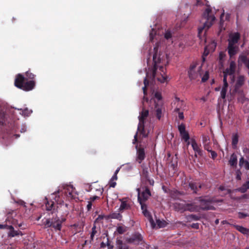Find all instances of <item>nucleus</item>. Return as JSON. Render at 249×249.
I'll return each mask as SVG.
<instances>
[{"instance_id":"14","label":"nucleus","mask_w":249,"mask_h":249,"mask_svg":"<svg viewBox=\"0 0 249 249\" xmlns=\"http://www.w3.org/2000/svg\"><path fill=\"white\" fill-rule=\"evenodd\" d=\"M239 38L240 34L239 33L234 34L230 36V38L228 39V44H231V46H236V44L237 43Z\"/></svg>"},{"instance_id":"62","label":"nucleus","mask_w":249,"mask_h":249,"mask_svg":"<svg viewBox=\"0 0 249 249\" xmlns=\"http://www.w3.org/2000/svg\"><path fill=\"white\" fill-rule=\"evenodd\" d=\"M113 181L114 180H110L109 186H110V187L114 188L115 187V186L116 185V183Z\"/></svg>"},{"instance_id":"2","label":"nucleus","mask_w":249,"mask_h":249,"mask_svg":"<svg viewBox=\"0 0 249 249\" xmlns=\"http://www.w3.org/2000/svg\"><path fill=\"white\" fill-rule=\"evenodd\" d=\"M60 191H58L51 194V199H53L54 201L50 200L49 201L47 198H46V202H45V206L46 207L47 211H51V213L53 214L55 213L54 209H53L54 203L56 202L57 204H61L63 203V196L62 195H59Z\"/></svg>"},{"instance_id":"44","label":"nucleus","mask_w":249,"mask_h":249,"mask_svg":"<svg viewBox=\"0 0 249 249\" xmlns=\"http://www.w3.org/2000/svg\"><path fill=\"white\" fill-rule=\"evenodd\" d=\"M178 128L180 133L186 131L185 130V126L183 124H181L180 125H179L178 127Z\"/></svg>"},{"instance_id":"57","label":"nucleus","mask_w":249,"mask_h":249,"mask_svg":"<svg viewBox=\"0 0 249 249\" xmlns=\"http://www.w3.org/2000/svg\"><path fill=\"white\" fill-rule=\"evenodd\" d=\"M210 152L211 153V158L213 159H214L217 157V154L215 151H213L212 150Z\"/></svg>"},{"instance_id":"55","label":"nucleus","mask_w":249,"mask_h":249,"mask_svg":"<svg viewBox=\"0 0 249 249\" xmlns=\"http://www.w3.org/2000/svg\"><path fill=\"white\" fill-rule=\"evenodd\" d=\"M88 205H87V210L88 211H90L91 209V207H92V203H91V201H88Z\"/></svg>"},{"instance_id":"18","label":"nucleus","mask_w":249,"mask_h":249,"mask_svg":"<svg viewBox=\"0 0 249 249\" xmlns=\"http://www.w3.org/2000/svg\"><path fill=\"white\" fill-rule=\"evenodd\" d=\"M228 50L229 54L230 57H231L237 53L238 47L237 46H231V44H228Z\"/></svg>"},{"instance_id":"64","label":"nucleus","mask_w":249,"mask_h":249,"mask_svg":"<svg viewBox=\"0 0 249 249\" xmlns=\"http://www.w3.org/2000/svg\"><path fill=\"white\" fill-rule=\"evenodd\" d=\"M245 167L247 170H249V162L247 160L245 161Z\"/></svg>"},{"instance_id":"61","label":"nucleus","mask_w":249,"mask_h":249,"mask_svg":"<svg viewBox=\"0 0 249 249\" xmlns=\"http://www.w3.org/2000/svg\"><path fill=\"white\" fill-rule=\"evenodd\" d=\"M191 227L192 228L195 229H199V224L198 223H193L191 225Z\"/></svg>"},{"instance_id":"43","label":"nucleus","mask_w":249,"mask_h":249,"mask_svg":"<svg viewBox=\"0 0 249 249\" xmlns=\"http://www.w3.org/2000/svg\"><path fill=\"white\" fill-rule=\"evenodd\" d=\"M105 216L102 214L99 215L97 218L94 221V224L97 223L102 222V220L104 219Z\"/></svg>"},{"instance_id":"59","label":"nucleus","mask_w":249,"mask_h":249,"mask_svg":"<svg viewBox=\"0 0 249 249\" xmlns=\"http://www.w3.org/2000/svg\"><path fill=\"white\" fill-rule=\"evenodd\" d=\"M162 99V96L161 95V93L159 92V91H157V100L159 101H160Z\"/></svg>"},{"instance_id":"16","label":"nucleus","mask_w":249,"mask_h":249,"mask_svg":"<svg viewBox=\"0 0 249 249\" xmlns=\"http://www.w3.org/2000/svg\"><path fill=\"white\" fill-rule=\"evenodd\" d=\"M148 78H149V73L148 72H147L146 73V77L144 80V87L142 88L143 92L144 94V97L143 99L144 100H145L147 102L148 101V99L147 98L145 97L146 95L147 94V87L149 85V80H148Z\"/></svg>"},{"instance_id":"30","label":"nucleus","mask_w":249,"mask_h":249,"mask_svg":"<svg viewBox=\"0 0 249 249\" xmlns=\"http://www.w3.org/2000/svg\"><path fill=\"white\" fill-rule=\"evenodd\" d=\"M189 187L193 191V193L195 194H197L198 192V188L196 184V183L190 182L189 183Z\"/></svg>"},{"instance_id":"22","label":"nucleus","mask_w":249,"mask_h":249,"mask_svg":"<svg viewBox=\"0 0 249 249\" xmlns=\"http://www.w3.org/2000/svg\"><path fill=\"white\" fill-rule=\"evenodd\" d=\"M235 63L234 61H231L230 64L229 68H227L226 69V71L229 72V75H233L235 72Z\"/></svg>"},{"instance_id":"13","label":"nucleus","mask_w":249,"mask_h":249,"mask_svg":"<svg viewBox=\"0 0 249 249\" xmlns=\"http://www.w3.org/2000/svg\"><path fill=\"white\" fill-rule=\"evenodd\" d=\"M165 112V108L163 106V103L162 101L160 102L159 103H157V119L160 120L162 114Z\"/></svg>"},{"instance_id":"9","label":"nucleus","mask_w":249,"mask_h":249,"mask_svg":"<svg viewBox=\"0 0 249 249\" xmlns=\"http://www.w3.org/2000/svg\"><path fill=\"white\" fill-rule=\"evenodd\" d=\"M212 10L211 8H206L202 15V19H205L204 22L212 23L215 20V18L213 15H211Z\"/></svg>"},{"instance_id":"4","label":"nucleus","mask_w":249,"mask_h":249,"mask_svg":"<svg viewBox=\"0 0 249 249\" xmlns=\"http://www.w3.org/2000/svg\"><path fill=\"white\" fill-rule=\"evenodd\" d=\"M138 192V201H145L151 196V193L149 189L147 187H142L137 189Z\"/></svg>"},{"instance_id":"8","label":"nucleus","mask_w":249,"mask_h":249,"mask_svg":"<svg viewBox=\"0 0 249 249\" xmlns=\"http://www.w3.org/2000/svg\"><path fill=\"white\" fill-rule=\"evenodd\" d=\"M142 241V237L139 233H135L132 235L131 237L127 238L126 241L127 243L139 244Z\"/></svg>"},{"instance_id":"53","label":"nucleus","mask_w":249,"mask_h":249,"mask_svg":"<svg viewBox=\"0 0 249 249\" xmlns=\"http://www.w3.org/2000/svg\"><path fill=\"white\" fill-rule=\"evenodd\" d=\"M192 145L195 151H197V150H199V148L196 142H193Z\"/></svg>"},{"instance_id":"1","label":"nucleus","mask_w":249,"mask_h":249,"mask_svg":"<svg viewBox=\"0 0 249 249\" xmlns=\"http://www.w3.org/2000/svg\"><path fill=\"white\" fill-rule=\"evenodd\" d=\"M36 75L32 73L30 71H27L25 76L21 73L16 75L14 85L15 86L25 91H29L33 89L36 85L34 80Z\"/></svg>"},{"instance_id":"29","label":"nucleus","mask_w":249,"mask_h":249,"mask_svg":"<svg viewBox=\"0 0 249 249\" xmlns=\"http://www.w3.org/2000/svg\"><path fill=\"white\" fill-rule=\"evenodd\" d=\"M167 225V223L164 220H160L157 219V228H161L165 227Z\"/></svg>"},{"instance_id":"37","label":"nucleus","mask_w":249,"mask_h":249,"mask_svg":"<svg viewBox=\"0 0 249 249\" xmlns=\"http://www.w3.org/2000/svg\"><path fill=\"white\" fill-rule=\"evenodd\" d=\"M176 157L175 158H173L172 159V161H171L170 162V164H171V166L174 169H175V168H176L177 167V165H178V161H177V155L176 154Z\"/></svg>"},{"instance_id":"63","label":"nucleus","mask_w":249,"mask_h":249,"mask_svg":"<svg viewBox=\"0 0 249 249\" xmlns=\"http://www.w3.org/2000/svg\"><path fill=\"white\" fill-rule=\"evenodd\" d=\"M196 66V64H195L190 66L189 71H195Z\"/></svg>"},{"instance_id":"54","label":"nucleus","mask_w":249,"mask_h":249,"mask_svg":"<svg viewBox=\"0 0 249 249\" xmlns=\"http://www.w3.org/2000/svg\"><path fill=\"white\" fill-rule=\"evenodd\" d=\"M153 97L151 99V102L154 103V107H156V93H154V92L152 93Z\"/></svg>"},{"instance_id":"5","label":"nucleus","mask_w":249,"mask_h":249,"mask_svg":"<svg viewBox=\"0 0 249 249\" xmlns=\"http://www.w3.org/2000/svg\"><path fill=\"white\" fill-rule=\"evenodd\" d=\"M141 204V209L142 213L145 217H146L149 222L150 226L151 229H154L156 227V223H155L152 215L147 210L146 205L144 204L145 201H139Z\"/></svg>"},{"instance_id":"27","label":"nucleus","mask_w":249,"mask_h":249,"mask_svg":"<svg viewBox=\"0 0 249 249\" xmlns=\"http://www.w3.org/2000/svg\"><path fill=\"white\" fill-rule=\"evenodd\" d=\"M249 189V180L245 182L244 184H243V185L238 189V190L242 193H244L247 191L248 189Z\"/></svg>"},{"instance_id":"60","label":"nucleus","mask_w":249,"mask_h":249,"mask_svg":"<svg viewBox=\"0 0 249 249\" xmlns=\"http://www.w3.org/2000/svg\"><path fill=\"white\" fill-rule=\"evenodd\" d=\"M246 160H244V159L243 157H242L241 158H240V160H239V165L240 167H242L243 165V164L245 163V161Z\"/></svg>"},{"instance_id":"46","label":"nucleus","mask_w":249,"mask_h":249,"mask_svg":"<svg viewBox=\"0 0 249 249\" xmlns=\"http://www.w3.org/2000/svg\"><path fill=\"white\" fill-rule=\"evenodd\" d=\"M209 78V72L206 71L202 78L201 81L202 82H206Z\"/></svg>"},{"instance_id":"58","label":"nucleus","mask_w":249,"mask_h":249,"mask_svg":"<svg viewBox=\"0 0 249 249\" xmlns=\"http://www.w3.org/2000/svg\"><path fill=\"white\" fill-rule=\"evenodd\" d=\"M241 87H237L236 85H235L234 89L232 90V94H235L236 93H237L238 91V90L239 88Z\"/></svg>"},{"instance_id":"50","label":"nucleus","mask_w":249,"mask_h":249,"mask_svg":"<svg viewBox=\"0 0 249 249\" xmlns=\"http://www.w3.org/2000/svg\"><path fill=\"white\" fill-rule=\"evenodd\" d=\"M107 246L108 249H113L114 248V246L111 244L110 241L109 240L108 238L107 239Z\"/></svg>"},{"instance_id":"20","label":"nucleus","mask_w":249,"mask_h":249,"mask_svg":"<svg viewBox=\"0 0 249 249\" xmlns=\"http://www.w3.org/2000/svg\"><path fill=\"white\" fill-rule=\"evenodd\" d=\"M165 57H166V54H163L162 52H160L158 58H157V70L159 69L160 66L158 65V64L163 63L165 61Z\"/></svg>"},{"instance_id":"6","label":"nucleus","mask_w":249,"mask_h":249,"mask_svg":"<svg viewBox=\"0 0 249 249\" xmlns=\"http://www.w3.org/2000/svg\"><path fill=\"white\" fill-rule=\"evenodd\" d=\"M149 114L147 110H143L139 116V123L138 126V131L142 133L144 128V121Z\"/></svg>"},{"instance_id":"40","label":"nucleus","mask_w":249,"mask_h":249,"mask_svg":"<svg viewBox=\"0 0 249 249\" xmlns=\"http://www.w3.org/2000/svg\"><path fill=\"white\" fill-rule=\"evenodd\" d=\"M155 36H156V31L155 30L154 28H153L152 29V31L150 33V34H149L150 41L151 42L153 41Z\"/></svg>"},{"instance_id":"56","label":"nucleus","mask_w":249,"mask_h":249,"mask_svg":"<svg viewBox=\"0 0 249 249\" xmlns=\"http://www.w3.org/2000/svg\"><path fill=\"white\" fill-rule=\"evenodd\" d=\"M100 198L99 196H93L90 197L89 199V201H91V203H92L93 201H94L96 199H99Z\"/></svg>"},{"instance_id":"35","label":"nucleus","mask_w":249,"mask_h":249,"mask_svg":"<svg viewBox=\"0 0 249 249\" xmlns=\"http://www.w3.org/2000/svg\"><path fill=\"white\" fill-rule=\"evenodd\" d=\"M238 142V136L237 134L233 135L232 138V145L234 148H236V145Z\"/></svg>"},{"instance_id":"11","label":"nucleus","mask_w":249,"mask_h":249,"mask_svg":"<svg viewBox=\"0 0 249 249\" xmlns=\"http://www.w3.org/2000/svg\"><path fill=\"white\" fill-rule=\"evenodd\" d=\"M64 193L68 199L74 198L73 192L74 188L72 185H66L64 187Z\"/></svg>"},{"instance_id":"48","label":"nucleus","mask_w":249,"mask_h":249,"mask_svg":"<svg viewBox=\"0 0 249 249\" xmlns=\"http://www.w3.org/2000/svg\"><path fill=\"white\" fill-rule=\"evenodd\" d=\"M172 36V34L170 31H167L164 34V38L166 39H169Z\"/></svg>"},{"instance_id":"10","label":"nucleus","mask_w":249,"mask_h":249,"mask_svg":"<svg viewBox=\"0 0 249 249\" xmlns=\"http://www.w3.org/2000/svg\"><path fill=\"white\" fill-rule=\"evenodd\" d=\"M159 69L160 71V74H159V72L157 71V80L161 83H163L166 81L167 78V75H165L164 70L165 69L163 66H160Z\"/></svg>"},{"instance_id":"34","label":"nucleus","mask_w":249,"mask_h":249,"mask_svg":"<svg viewBox=\"0 0 249 249\" xmlns=\"http://www.w3.org/2000/svg\"><path fill=\"white\" fill-rule=\"evenodd\" d=\"M109 217L110 218L116 219L120 220L122 218V216L120 213H114L110 214L109 216Z\"/></svg>"},{"instance_id":"51","label":"nucleus","mask_w":249,"mask_h":249,"mask_svg":"<svg viewBox=\"0 0 249 249\" xmlns=\"http://www.w3.org/2000/svg\"><path fill=\"white\" fill-rule=\"evenodd\" d=\"M226 93H227V90L222 89L221 91V97L222 99L225 98L226 95Z\"/></svg>"},{"instance_id":"15","label":"nucleus","mask_w":249,"mask_h":249,"mask_svg":"<svg viewBox=\"0 0 249 249\" xmlns=\"http://www.w3.org/2000/svg\"><path fill=\"white\" fill-rule=\"evenodd\" d=\"M126 198H123L120 199L121 204L119 209L120 212H123L124 210H127L130 209V205L125 200Z\"/></svg>"},{"instance_id":"47","label":"nucleus","mask_w":249,"mask_h":249,"mask_svg":"<svg viewBox=\"0 0 249 249\" xmlns=\"http://www.w3.org/2000/svg\"><path fill=\"white\" fill-rule=\"evenodd\" d=\"M238 217L240 219L244 218L248 216V214L247 213H242V212H239L238 213Z\"/></svg>"},{"instance_id":"42","label":"nucleus","mask_w":249,"mask_h":249,"mask_svg":"<svg viewBox=\"0 0 249 249\" xmlns=\"http://www.w3.org/2000/svg\"><path fill=\"white\" fill-rule=\"evenodd\" d=\"M32 112V110L29 109L27 108H25V109L22 110V113L24 116H29Z\"/></svg>"},{"instance_id":"39","label":"nucleus","mask_w":249,"mask_h":249,"mask_svg":"<svg viewBox=\"0 0 249 249\" xmlns=\"http://www.w3.org/2000/svg\"><path fill=\"white\" fill-rule=\"evenodd\" d=\"M116 231L119 234H123L126 231V228L124 226H119Z\"/></svg>"},{"instance_id":"45","label":"nucleus","mask_w":249,"mask_h":249,"mask_svg":"<svg viewBox=\"0 0 249 249\" xmlns=\"http://www.w3.org/2000/svg\"><path fill=\"white\" fill-rule=\"evenodd\" d=\"M224 13H223L220 16V31L219 33L222 31L223 28L224 20L222 19V17L224 16Z\"/></svg>"},{"instance_id":"12","label":"nucleus","mask_w":249,"mask_h":249,"mask_svg":"<svg viewBox=\"0 0 249 249\" xmlns=\"http://www.w3.org/2000/svg\"><path fill=\"white\" fill-rule=\"evenodd\" d=\"M152 76L150 77V82L153 83L156 76V46L153 47Z\"/></svg>"},{"instance_id":"19","label":"nucleus","mask_w":249,"mask_h":249,"mask_svg":"<svg viewBox=\"0 0 249 249\" xmlns=\"http://www.w3.org/2000/svg\"><path fill=\"white\" fill-rule=\"evenodd\" d=\"M145 158V152L143 148H140L137 151V160L140 163Z\"/></svg>"},{"instance_id":"32","label":"nucleus","mask_w":249,"mask_h":249,"mask_svg":"<svg viewBox=\"0 0 249 249\" xmlns=\"http://www.w3.org/2000/svg\"><path fill=\"white\" fill-rule=\"evenodd\" d=\"M180 191L177 190L173 191L171 192L170 195L172 198L175 199H179Z\"/></svg>"},{"instance_id":"28","label":"nucleus","mask_w":249,"mask_h":249,"mask_svg":"<svg viewBox=\"0 0 249 249\" xmlns=\"http://www.w3.org/2000/svg\"><path fill=\"white\" fill-rule=\"evenodd\" d=\"M93 189L95 190L96 191H98L100 193V194L101 195L103 191V189L100 186H98V188H95L93 185H90L89 186L88 189L87 190L88 192H91Z\"/></svg>"},{"instance_id":"38","label":"nucleus","mask_w":249,"mask_h":249,"mask_svg":"<svg viewBox=\"0 0 249 249\" xmlns=\"http://www.w3.org/2000/svg\"><path fill=\"white\" fill-rule=\"evenodd\" d=\"M180 134L182 139H183L185 142H187L189 140L190 137L189 134L187 131L180 133Z\"/></svg>"},{"instance_id":"26","label":"nucleus","mask_w":249,"mask_h":249,"mask_svg":"<svg viewBox=\"0 0 249 249\" xmlns=\"http://www.w3.org/2000/svg\"><path fill=\"white\" fill-rule=\"evenodd\" d=\"M237 230L244 234L249 235V229L242 226L236 225L235 226Z\"/></svg>"},{"instance_id":"21","label":"nucleus","mask_w":249,"mask_h":249,"mask_svg":"<svg viewBox=\"0 0 249 249\" xmlns=\"http://www.w3.org/2000/svg\"><path fill=\"white\" fill-rule=\"evenodd\" d=\"M116 246L117 249H129L128 246L120 239H117Z\"/></svg>"},{"instance_id":"7","label":"nucleus","mask_w":249,"mask_h":249,"mask_svg":"<svg viewBox=\"0 0 249 249\" xmlns=\"http://www.w3.org/2000/svg\"><path fill=\"white\" fill-rule=\"evenodd\" d=\"M196 199H198L199 201L201 203V205L200 209L204 210H214L215 208L213 206L209 205L208 204L209 203L213 202V200L212 199H205L202 198V197H196Z\"/></svg>"},{"instance_id":"41","label":"nucleus","mask_w":249,"mask_h":249,"mask_svg":"<svg viewBox=\"0 0 249 249\" xmlns=\"http://www.w3.org/2000/svg\"><path fill=\"white\" fill-rule=\"evenodd\" d=\"M97 231H96V227L95 224H94L93 227L92 228V231L90 234V238L92 240H93V238L94 235L96 234Z\"/></svg>"},{"instance_id":"36","label":"nucleus","mask_w":249,"mask_h":249,"mask_svg":"<svg viewBox=\"0 0 249 249\" xmlns=\"http://www.w3.org/2000/svg\"><path fill=\"white\" fill-rule=\"evenodd\" d=\"M200 219V216L196 214H190L187 216V219L189 221L191 220H198Z\"/></svg>"},{"instance_id":"49","label":"nucleus","mask_w":249,"mask_h":249,"mask_svg":"<svg viewBox=\"0 0 249 249\" xmlns=\"http://www.w3.org/2000/svg\"><path fill=\"white\" fill-rule=\"evenodd\" d=\"M236 178L237 180H240L241 179V175H242V173L240 171V170H237L236 171Z\"/></svg>"},{"instance_id":"33","label":"nucleus","mask_w":249,"mask_h":249,"mask_svg":"<svg viewBox=\"0 0 249 249\" xmlns=\"http://www.w3.org/2000/svg\"><path fill=\"white\" fill-rule=\"evenodd\" d=\"M244 83V77L243 76H239L236 81V84L237 87H241Z\"/></svg>"},{"instance_id":"3","label":"nucleus","mask_w":249,"mask_h":249,"mask_svg":"<svg viewBox=\"0 0 249 249\" xmlns=\"http://www.w3.org/2000/svg\"><path fill=\"white\" fill-rule=\"evenodd\" d=\"M54 213L55 217L53 216L52 218H44L43 220V224L45 228H52L54 229L55 231H60L62 228L61 222L59 221V218L57 216L55 213Z\"/></svg>"},{"instance_id":"31","label":"nucleus","mask_w":249,"mask_h":249,"mask_svg":"<svg viewBox=\"0 0 249 249\" xmlns=\"http://www.w3.org/2000/svg\"><path fill=\"white\" fill-rule=\"evenodd\" d=\"M188 73L189 77L191 80L196 79L197 77V73L195 71H188Z\"/></svg>"},{"instance_id":"52","label":"nucleus","mask_w":249,"mask_h":249,"mask_svg":"<svg viewBox=\"0 0 249 249\" xmlns=\"http://www.w3.org/2000/svg\"><path fill=\"white\" fill-rule=\"evenodd\" d=\"M228 87V83L227 82V80H225L223 81V86L222 87V89L227 90V88Z\"/></svg>"},{"instance_id":"24","label":"nucleus","mask_w":249,"mask_h":249,"mask_svg":"<svg viewBox=\"0 0 249 249\" xmlns=\"http://www.w3.org/2000/svg\"><path fill=\"white\" fill-rule=\"evenodd\" d=\"M212 24H213L212 23H208V22H204L203 26L202 27H200L198 28V36H200V34H201L203 30L205 28H206V30H208L212 25Z\"/></svg>"},{"instance_id":"17","label":"nucleus","mask_w":249,"mask_h":249,"mask_svg":"<svg viewBox=\"0 0 249 249\" xmlns=\"http://www.w3.org/2000/svg\"><path fill=\"white\" fill-rule=\"evenodd\" d=\"M184 210L190 212L197 211L198 206L195 205V203H187L184 205Z\"/></svg>"},{"instance_id":"25","label":"nucleus","mask_w":249,"mask_h":249,"mask_svg":"<svg viewBox=\"0 0 249 249\" xmlns=\"http://www.w3.org/2000/svg\"><path fill=\"white\" fill-rule=\"evenodd\" d=\"M8 230L9 231L8 232V237H13L18 236V231L15 230L14 227L10 225L8 226Z\"/></svg>"},{"instance_id":"23","label":"nucleus","mask_w":249,"mask_h":249,"mask_svg":"<svg viewBox=\"0 0 249 249\" xmlns=\"http://www.w3.org/2000/svg\"><path fill=\"white\" fill-rule=\"evenodd\" d=\"M229 164L231 166L233 167H236L237 163V156L235 154L233 153L230 157V159L229 161Z\"/></svg>"}]
</instances>
